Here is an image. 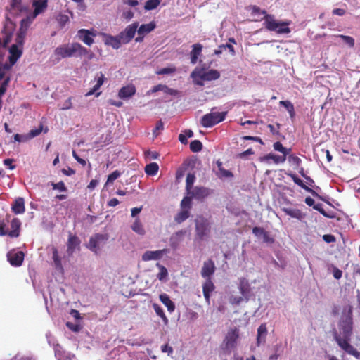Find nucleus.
Wrapping results in <instances>:
<instances>
[{"mask_svg": "<svg viewBox=\"0 0 360 360\" xmlns=\"http://www.w3.org/2000/svg\"><path fill=\"white\" fill-rule=\"evenodd\" d=\"M187 194L191 195L192 198L203 200L210 194V191L207 188L196 186L188 192Z\"/></svg>", "mask_w": 360, "mask_h": 360, "instance_id": "obj_11", "label": "nucleus"}, {"mask_svg": "<svg viewBox=\"0 0 360 360\" xmlns=\"http://www.w3.org/2000/svg\"><path fill=\"white\" fill-rule=\"evenodd\" d=\"M219 177H225V178H229L233 176V174L231 172L225 169L224 167L221 168L219 171Z\"/></svg>", "mask_w": 360, "mask_h": 360, "instance_id": "obj_59", "label": "nucleus"}, {"mask_svg": "<svg viewBox=\"0 0 360 360\" xmlns=\"http://www.w3.org/2000/svg\"><path fill=\"white\" fill-rule=\"evenodd\" d=\"M131 229L134 232L137 233L139 235H143L145 233V231L139 219H136L135 220V221L131 226Z\"/></svg>", "mask_w": 360, "mask_h": 360, "instance_id": "obj_45", "label": "nucleus"}, {"mask_svg": "<svg viewBox=\"0 0 360 360\" xmlns=\"http://www.w3.org/2000/svg\"><path fill=\"white\" fill-rule=\"evenodd\" d=\"M26 34H27V32L19 29V30L17 33L16 38H15V42H16L15 44H17L18 46L22 48Z\"/></svg>", "mask_w": 360, "mask_h": 360, "instance_id": "obj_42", "label": "nucleus"}, {"mask_svg": "<svg viewBox=\"0 0 360 360\" xmlns=\"http://www.w3.org/2000/svg\"><path fill=\"white\" fill-rule=\"evenodd\" d=\"M107 240H108L107 235L96 233L90 238L89 243L87 245V248L90 250H91L94 252H95L96 254H97L100 249V243L101 242H104Z\"/></svg>", "mask_w": 360, "mask_h": 360, "instance_id": "obj_9", "label": "nucleus"}, {"mask_svg": "<svg viewBox=\"0 0 360 360\" xmlns=\"http://www.w3.org/2000/svg\"><path fill=\"white\" fill-rule=\"evenodd\" d=\"M122 173L118 171L115 170L113 172H112L108 176V179L105 184H112L115 180H116L117 178H119L121 176Z\"/></svg>", "mask_w": 360, "mask_h": 360, "instance_id": "obj_52", "label": "nucleus"}, {"mask_svg": "<svg viewBox=\"0 0 360 360\" xmlns=\"http://www.w3.org/2000/svg\"><path fill=\"white\" fill-rule=\"evenodd\" d=\"M32 12L34 16L44 13L48 8V0H34L32 1Z\"/></svg>", "mask_w": 360, "mask_h": 360, "instance_id": "obj_17", "label": "nucleus"}, {"mask_svg": "<svg viewBox=\"0 0 360 360\" xmlns=\"http://www.w3.org/2000/svg\"><path fill=\"white\" fill-rule=\"evenodd\" d=\"M11 209L16 214L24 213L25 211L24 199L22 198H16L12 205Z\"/></svg>", "mask_w": 360, "mask_h": 360, "instance_id": "obj_26", "label": "nucleus"}, {"mask_svg": "<svg viewBox=\"0 0 360 360\" xmlns=\"http://www.w3.org/2000/svg\"><path fill=\"white\" fill-rule=\"evenodd\" d=\"M353 333V319L352 309L348 314L341 318L338 322V330L334 328L333 335L338 346L347 354L355 357L359 356V352L349 343Z\"/></svg>", "mask_w": 360, "mask_h": 360, "instance_id": "obj_1", "label": "nucleus"}, {"mask_svg": "<svg viewBox=\"0 0 360 360\" xmlns=\"http://www.w3.org/2000/svg\"><path fill=\"white\" fill-rule=\"evenodd\" d=\"M9 6L10 12H13L16 14L25 12L27 10V8L22 5V0H10Z\"/></svg>", "mask_w": 360, "mask_h": 360, "instance_id": "obj_21", "label": "nucleus"}, {"mask_svg": "<svg viewBox=\"0 0 360 360\" xmlns=\"http://www.w3.org/2000/svg\"><path fill=\"white\" fill-rule=\"evenodd\" d=\"M287 175L289 176L293 180L295 184L300 186L302 188L311 193L314 196L319 197V194L316 191H314L313 189L310 188L306 184H304L303 181L301 180L296 174L292 173H288L287 174Z\"/></svg>", "mask_w": 360, "mask_h": 360, "instance_id": "obj_22", "label": "nucleus"}, {"mask_svg": "<svg viewBox=\"0 0 360 360\" xmlns=\"http://www.w3.org/2000/svg\"><path fill=\"white\" fill-rule=\"evenodd\" d=\"M202 148V144L199 140L192 141L190 143V149L193 153H198Z\"/></svg>", "mask_w": 360, "mask_h": 360, "instance_id": "obj_49", "label": "nucleus"}, {"mask_svg": "<svg viewBox=\"0 0 360 360\" xmlns=\"http://www.w3.org/2000/svg\"><path fill=\"white\" fill-rule=\"evenodd\" d=\"M104 37V43L105 45L110 46L115 49H118L122 43V39L120 38V34L117 36L103 33Z\"/></svg>", "mask_w": 360, "mask_h": 360, "instance_id": "obj_15", "label": "nucleus"}, {"mask_svg": "<svg viewBox=\"0 0 360 360\" xmlns=\"http://www.w3.org/2000/svg\"><path fill=\"white\" fill-rule=\"evenodd\" d=\"M288 160L290 162H291L292 165H296L297 167L300 166L302 162L301 159L295 155H289Z\"/></svg>", "mask_w": 360, "mask_h": 360, "instance_id": "obj_56", "label": "nucleus"}, {"mask_svg": "<svg viewBox=\"0 0 360 360\" xmlns=\"http://www.w3.org/2000/svg\"><path fill=\"white\" fill-rule=\"evenodd\" d=\"M21 222L18 218H13L11 221V230H7V235L11 238H17L20 236Z\"/></svg>", "mask_w": 360, "mask_h": 360, "instance_id": "obj_19", "label": "nucleus"}, {"mask_svg": "<svg viewBox=\"0 0 360 360\" xmlns=\"http://www.w3.org/2000/svg\"><path fill=\"white\" fill-rule=\"evenodd\" d=\"M11 218L10 214H6V218L0 220V236L7 235V229H6V224L9 222Z\"/></svg>", "mask_w": 360, "mask_h": 360, "instance_id": "obj_44", "label": "nucleus"}, {"mask_svg": "<svg viewBox=\"0 0 360 360\" xmlns=\"http://www.w3.org/2000/svg\"><path fill=\"white\" fill-rule=\"evenodd\" d=\"M239 335L240 330L238 328L234 327L233 328H230L223 340L224 349L230 350L236 348L237 346V341L239 338Z\"/></svg>", "mask_w": 360, "mask_h": 360, "instance_id": "obj_6", "label": "nucleus"}, {"mask_svg": "<svg viewBox=\"0 0 360 360\" xmlns=\"http://www.w3.org/2000/svg\"><path fill=\"white\" fill-rule=\"evenodd\" d=\"M11 69V65L7 63L0 67V81L2 80L5 77V72Z\"/></svg>", "mask_w": 360, "mask_h": 360, "instance_id": "obj_61", "label": "nucleus"}, {"mask_svg": "<svg viewBox=\"0 0 360 360\" xmlns=\"http://www.w3.org/2000/svg\"><path fill=\"white\" fill-rule=\"evenodd\" d=\"M145 156L149 160H155L158 158L160 154L157 151L148 150L145 153Z\"/></svg>", "mask_w": 360, "mask_h": 360, "instance_id": "obj_57", "label": "nucleus"}, {"mask_svg": "<svg viewBox=\"0 0 360 360\" xmlns=\"http://www.w3.org/2000/svg\"><path fill=\"white\" fill-rule=\"evenodd\" d=\"M156 27V25L154 22H150L148 24L141 25L139 29L137 28V33L139 35H146L150 32H152Z\"/></svg>", "mask_w": 360, "mask_h": 360, "instance_id": "obj_30", "label": "nucleus"}, {"mask_svg": "<svg viewBox=\"0 0 360 360\" xmlns=\"http://www.w3.org/2000/svg\"><path fill=\"white\" fill-rule=\"evenodd\" d=\"M153 308L154 311H155V313L157 314V315L159 316L160 318H162L164 323H167L168 319L165 316V312H164L163 309L161 308V307L158 304L154 303V304H153Z\"/></svg>", "mask_w": 360, "mask_h": 360, "instance_id": "obj_40", "label": "nucleus"}, {"mask_svg": "<svg viewBox=\"0 0 360 360\" xmlns=\"http://www.w3.org/2000/svg\"><path fill=\"white\" fill-rule=\"evenodd\" d=\"M160 0H147L144 5V9L151 11L158 8L160 4Z\"/></svg>", "mask_w": 360, "mask_h": 360, "instance_id": "obj_41", "label": "nucleus"}, {"mask_svg": "<svg viewBox=\"0 0 360 360\" xmlns=\"http://www.w3.org/2000/svg\"><path fill=\"white\" fill-rule=\"evenodd\" d=\"M95 80L96 81V84L93 86L91 89H90L86 94L85 96L88 97L94 94H96V96H98L101 94V92H97V91L101 88V86L103 84L104 81L106 80L104 74L101 72L96 74L95 77Z\"/></svg>", "mask_w": 360, "mask_h": 360, "instance_id": "obj_14", "label": "nucleus"}, {"mask_svg": "<svg viewBox=\"0 0 360 360\" xmlns=\"http://www.w3.org/2000/svg\"><path fill=\"white\" fill-rule=\"evenodd\" d=\"M265 230L262 227L255 226L252 229V233L257 237L262 236Z\"/></svg>", "mask_w": 360, "mask_h": 360, "instance_id": "obj_62", "label": "nucleus"}, {"mask_svg": "<svg viewBox=\"0 0 360 360\" xmlns=\"http://www.w3.org/2000/svg\"><path fill=\"white\" fill-rule=\"evenodd\" d=\"M13 159L7 158L4 160V165L7 166L10 169H14L15 165L13 164Z\"/></svg>", "mask_w": 360, "mask_h": 360, "instance_id": "obj_64", "label": "nucleus"}, {"mask_svg": "<svg viewBox=\"0 0 360 360\" xmlns=\"http://www.w3.org/2000/svg\"><path fill=\"white\" fill-rule=\"evenodd\" d=\"M191 77L194 83L198 86H203V81H212L219 78L220 73L217 70H210L205 71L204 68H196L191 72Z\"/></svg>", "mask_w": 360, "mask_h": 360, "instance_id": "obj_4", "label": "nucleus"}, {"mask_svg": "<svg viewBox=\"0 0 360 360\" xmlns=\"http://www.w3.org/2000/svg\"><path fill=\"white\" fill-rule=\"evenodd\" d=\"M287 175L289 176L293 180L295 184L300 186L302 188L311 193L314 196L319 197V194L316 191H314L313 189L310 188L306 184H304L303 181L301 180L296 174L292 173H288L287 174Z\"/></svg>", "mask_w": 360, "mask_h": 360, "instance_id": "obj_23", "label": "nucleus"}, {"mask_svg": "<svg viewBox=\"0 0 360 360\" xmlns=\"http://www.w3.org/2000/svg\"><path fill=\"white\" fill-rule=\"evenodd\" d=\"M138 27L139 22H135L127 26L124 31L120 33V38L122 39L123 44L129 43L134 37Z\"/></svg>", "mask_w": 360, "mask_h": 360, "instance_id": "obj_8", "label": "nucleus"}, {"mask_svg": "<svg viewBox=\"0 0 360 360\" xmlns=\"http://www.w3.org/2000/svg\"><path fill=\"white\" fill-rule=\"evenodd\" d=\"M195 179V176L194 174H188L186 179V189L187 193L192 190L193 183Z\"/></svg>", "mask_w": 360, "mask_h": 360, "instance_id": "obj_46", "label": "nucleus"}, {"mask_svg": "<svg viewBox=\"0 0 360 360\" xmlns=\"http://www.w3.org/2000/svg\"><path fill=\"white\" fill-rule=\"evenodd\" d=\"M48 128L46 127L44 129L43 128V124H40L39 127L37 129H32L30 131L28 136L30 138H34L37 136H39L42 131H44V133H46L48 131Z\"/></svg>", "mask_w": 360, "mask_h": 360, "instance_id": "obj_48", "label": "nucleus"}, {"mask_svg": "<svg viewBox=\"0 0 360 360\" xmlns=\"http://www.w3.org/2000/svg\"><path fill=\"white\" fill-rule=\"evenodd\" d=\"M210 231V224L208 220L202 216H199L195 219V231L200 238L207 236Z\"/></svg>", "mask_w": 360, "mask_h": 360, "instance_id": "obj_7", "label": "nucleus"}, {"mask_svg": "<svg viewBox=\"0 0 360 360\" xmlns=\"http://www.w3.org/2000/svg\"><path fill=\"white\" fill-rule=\"evenodd\" d=\"M279 104L286 108L290 117L292 118L295 117V108L293 104L290 101H281Z\"/></svg>", "mask_w": 360, "mask_h": 360, "instance_id": "obj_38", "label": "nucleus"}, {"mask_svg": "<svg viewBox=\"0 0 360 360\" xmlns=\"http://www.w3.org/2000/svg\"><path fill=\"white\" fill-rule=\"evenodd\" d=\"M165 93L172 95V96H177L179 94V91L169 88L167 86L164 85L163 90Z\"/></svg>", "mask_w": 360, "mask_h": 360, "instance_id": "obj_60", "label": "nucleus"}, {"mask_svg": "<svg viewBox=\"0 0 360 360\" xmlns=\"http://www.w3.org/2000/svg\"><path fill=\"white\" fill-rule=\"evenodd\" d=\"M214 109L215 108H212L211 112L207 113L202 117L200 124L202 127L206 128L212 127L225 120L226 112H213Z\"/></svg>", "mask_w": 360, "mask_h": 360, "instance_id": "obj_5", "label": "nucleus"}, {"mask_svg": "<svg viewBox=\"0 0 360 360\" xmlns=\"http://www.w3.org/2000/svg\"><path fill=\"white\" fill-rule=\"evenodd\" d=\"M159 166L156 162H151L146 165L145 172L148 176H155L158 174Z\"/></svg>", "mask_w": 360, "mask_h": 360, "instance_id": "obj_37", "label": "nucleus"}, {"mask_svg": "<svg viewBox=\"0 0 360 360\" xmlns=\"http://www.w3.org/2000/svg\"><path fill=\"white\" fill-rule=\"evenodd\" d=\"M36 18L37 16H34L32 13L27 15L26 18L21 20L20 29L21 30L27 32L28 28L30 27V26Z\"/></svg>", "mask_w": 360, "mask_h": 360, "instance_id": "obj_31", "label": "nucleus"}, {"mask_svg": "<svg viewBox=\"0 0 360 360\" xmlns=\"http://www.w3.org/2000/svg\"><path fill=\"white\" fill-rule=\"evenodd\" d=\"M136 94V88L133 84H129L122 87L119 92L118 96L120 98L126 99L133 96Z\"/></svg>", "mask_w": 360, "mask_h": 360, "instance_id": "obj_20", "label": "nucleus"}, {"mask_svg": "<svg viewBox=\"0 0 360 360\" xmlns=\"http://www.w3.org/2000/svg\"><path fill=\"white\" fill-rule=\"evenodd\" d=\"M332 269H333V277L338 280L340 278H341L342 276V271L339 269L338 267H336L335 266H332Z\"/></svg>", "mask_w": 360, "mask_h": 360, "instance_id": "obj_58", "label": "nucleus"}, {"mask_svg": "<svg viewBox=\"0 0 360 360\" xmlns=\"http://www.w3.org/2000/svg\"><path fill=\"white\" fill-rule=\"evenodd\" d=\"M168 252L167 249H162L155 251L148 250L142 255L143 261L150 260H158L160 259L162 256Z\"/></svg>", "mask_w": 360, "mask_h": 360, "instance_id": "obj_16", "label": "nucleus"}, {"mask_svg": "<svg viewBox=\"0 0 360 360\" xmlns=\"http://www.w3.org/2000/svg\"><path fill=\"white\" fill-rule=\"evenodd\" d=\"M262 238H263V241L266 243L271 244L274 242V238L271 237L269 236V233L266 231H265V232L262 235Z\"/></svg>", "mask_w": 360, "mask_h": 360, "instance_id": "obj_63", "label": "nucleus"}, {"mask_svg": "<svg viewBox=\"0 0 360 360\" xmlns=\"http://www.w3.org/2000/svg\"><path fill=\"white\" fill-rule=\"evenodd\" d=\"M267 335V328L266 323L261 324L257 328V345H259L262 342H264Z\"/></svg>", "mask_w": 360, "mask_h": 360, "instance_id": "obj_33", "label": "nucleus"}, {"mask_svg": "<svg viewBox=\"0 0 360 360\" xmlns=\"http://www.w3.org/2000/svg\"><path fill=\"white\" fill-rule=\"evenodd\" d=\"M273 146L275 150L281 152L283 154V156H285V158L290 151V149L285 148L279 141L275 142Z\"/></svg>", "mask_w": 360, "mask_h": 360, "instance_id": "obj_43", "label": "nucleus"}, {"mask_svg": "<svg viewBox=\"0 0 360 360\" xmlns=\"http://www.w3.org/2000/svg\"><path fill=\"white\" fill-rule=\"evenodd\" d=\"M283 211L287 214L290 216L292 218L297 219L298 220L303 219L306 214L303 213L299 209H294V208H283Z\"/></svg>", "mask_w": 360, "mask_h": 360, "instance_id": "obj_27", "label": "nucleus"}, {"mask_svg": "<svg viewBox=\"0 0 360 360\" xmlns=\"http://www.w3.org/2000/svg\"><path fill=\"white\" fill-rule=\"evenodd\" d=\"M2 33L4 34V37L3 38V41L1 42V47H6L12 39L13 28L8 30V28L4 27Z\"/></svg>", "mask_w": 360, "mask_h": 360, "instance_id": "obj_36", "label": "nucleus"}, {"mask_svg": "<svg viewBox=\"0 0 360 360\" xmlns=\"http://www.w3.org/2000/svg\"><path fill=\"white\" fill-rule=\"evenodd\" d=\"M261 161L268 162L269 160H272L276 164L280 162H284L286 158L283 155H278L273 153H269L260 158Z\"/></svg>", "mask_w": 360, "mask_h": 360, "instance_id": "obj_34", "label": "nucleus"}, {"mask_svg": "<svg viewBox=\"0 0 360 360\" xmlns=\"http://www.w3.org/2000/svg\"><path fill=\"white\" fill-rule=\"evenodd\" d=\"M192 51H191V63L195 64L198 56L202 52V46L200 44H195L193 45Z\"/></svg>", "mask_w": 360, "mask_h": 360, "instance_id": "obj_29", "label": "nucleus"}, {"mask_svg": "<svg viewBox=\"0 0 360 360\" xmlns=\"http://www.w3.org/2000/svg\"><path fill=\"white\" fill-rule=\"evenodd\" d=\"M160 268V272L157 274V278L160 281H163L168 275L167 269L162 265L158 264Z\"/></svg>", "mask_w": 360, "mask_h": 360, "instance_id": "obj_53", "label": "nucleus"}, {"mask_svg": "<svg viewBox=\"0 0 360 360\" xmlns=\"http://www.w3.org/2000/svg\"><path fill=\"white\" fill-rule=\"evenodd\" d=\"M239 290L243 297H245L246 300H248L249 295L250 293V286L248 282L242 280L239 284Z\"/></svg>", "mask_w": 360, "mask_h": 360, "instance_id": "obj_35", "label": "nucleus"}, {"mask_svg": "<svg viewBox=\"0 0 360 360\" xmlns=\"http://www.w3.org/2000/svg\"><path fill=\"white\" fill-rule=\"evenodd\" d=\"M176 71V68L174 66L163 68L156 72L157 75H167L172 74Z\"/></svg>", "mask_w": 360, "mask_h": 360, "instance_id": "obj_51", "label": "nucleus"}, {"mask_svg": "<svg viewBox=\"0 0 360 360\" xmlns=\"http://www.w3.org/2000/svg\"><path fill=\"white\" fill-rule=\"evenodd\" d=\"M52 255L55 268L60 271H63L61 258L59 256L58 249L56 247L52 248Z\"/></svg>", "mask_w": 360, "mask_h": 360, "instance_id": "obj_32", "label": "nucleus"}, {"mask_svg": "<svg viewBox=\"0 0 360 360\" xmlns=\"http://www.w3.org/2000/svg\"><path fill=\"white\" fill-rule=\"evenodd\" d=\"M96 35V33L86 29L79 30L77 34L78 39L87 46H91L94 44V37Z\"/></svg>", "mask_w": 360, "mask_h": 360, "instance_id": "obj_10", "label": "nucleus"}, {"mask_svg": "<svg viewBox=\"0 0 360 360\" xmlns=\"http://www.w3.org/2000/svg\"><path fill=\"white\" fill-rule=\"evenodd\" d=\"M262 13L266 14L264 18V24L266 30L275 32L279 34H288L290 32V30L288 27V22L278 21L275 19L274 15L266 14V12L265 11H263Z\"/></svg>", "mask_w": 360, "mask_h": 360, "instance_id": "obj_3", "label": "nucleus"}, {"mask_svg": "<svg viewBox=\"0 0 360 360\" xmlns=\"http://www.w3.org/2000/svg\"><path fill=\"white\" fill-rule=\"evenodd\" d=\"M89 53V51L86 48L77 42L72 43L70 45H60L54 50V55L57 62H59L62 58L72 56L82 57Z\"/></svg>", "mask_w": 360, "mask_h": 360, "instance_id": "obj_2", "label": "nucleus"}, {"mask_svg": "<svg viewBox=\"0 0 360 360\" xmlns=\"http://www.w3.org/2000/svg\"><path fill=\"white\" fill-rule=\"evenodd\" d=\"M313 208L317 211H319L321 214H323V216L326 217H328V218H332L333 216H330L329 214H328L326 211L323 210V204L322 203H317V204H315L313 207Z\"/></svg>", "mask_w": 360, "mask_h": 360, "instance_id": "obj_55", "label": "nucleus"}, {"mask_svg": "<svg viewBox=\"0 0 360 360\" xmlns=\"http://www.w3.org/2000/svg\"><path fill=\"white\" fill-rule=\"evenodd\" d=\"M79 244L80 240L77 236L70 235L67 244V252L69 256H71L73 254L76 248L79 247Z\"/></svg>", "mask_w": 360, "mask_h": 360, "instance_id": "obj_24", "label": "nucleus"}, {"mask_svg": "<svg viewBox=\"0 0 360 360\" xmlns=\"http://www.w3.org/2000/svg\"><path fill=\"white\" fill-rule=\"evenodd\" d=\"M160 300L167 308V310L172 313L175 309L174 303L170 300L168 295L166 293L160 294L159 296Z\"/></svg>", "mask_w": 360, "mask_h": 360, "instance_id": "obj_28", "label": "nucleus"}, {"mask_svg": "<svg viewBox=\"0 0 360 360\" xmlns=\"http://www.w3.org/2000/svg\"><path fill=\"white\" fill-rule=\"evenodd\" d=\"M9 64L11 68L15 64L17 60L21 57L22 54V48L18 46L17 44H13L9 49Z\"/></svg>", "mask_w": 360, "mask_h": 360, "instance_id": "obj_12", "label": "nucleus"}, {"mask_svg": "<svg viewBox=\"0 0 360 360\" xmlns=\"http://www.w3.org/2000/svg\"><path fill=\"white\" fill-rule=\"evenodd\" d=\"M215 271V266L214 262L209 259L208 260L204 262L203 266L201 270V275L203 278L207 279L210 278L212 275L214 274Z\"/></svg>", "mask_w": 360, "mask_h": 360, "instance_id": "obj_18", "label": "nucleus"}, {"mask_svg": "<svg viewBox=\"0 0 360 360\" xmlns=\"http://www.w3.org/2000/svg\"><path fill=\"white\" fill-rule=\"evenodd\" d=\"M24 253L22 251L9 252L7 254V258L11 264L13 266H20L22 265L24 260Z\"/></svg>", "mask_w": 360, "mask_h": 360, "instance_id": "obj_13", "label": "nucleus"}, {"mask_svg": "<svg viewBox=\"0 0 360 360\" xmlns=\"http://www.w3.org/2000/svg\"><path fill=\"white\" fill-rule=\"evenodd\" d=\"M189 210H182L181 212L176 214L174 217V220L176 223L181 224L189 217Z\"/></svg>", "mask_w": 360, "mask_h": 360, "instance_id": "obj_39", "label": "nucleus"}, {"mask_svg": "<svg viewBox=\"0 0 360 360\" xmlns=\"http://www.w3.org/2000/svg\"><path fill=\"white\" fill-rule=\"evenodd\" d=\"M51 186L54 190H58L63 192L67 191V187L65 186L64 182L62 181L58 183H51Z\"/></svg>", "mask_w": 360, "mask_h": 360, "instance_id": "obj_54", "label": "nucleus"}, {"mask_svg": "<svg viewBox=\"0 0 360 360\" xmlns=\"http://www.w3.org/2000/svg\"><path fill=\"white\" fill-rule=\"evenodd\" d=\"M191 196H186L183 198L181 202V207L182 210H189L191 207Z\"/></svg>", "mask_w": 360, "mask_h": 360, "instance_id": "obj_50", "label": "nucleus"}, {"mask_svg": "<svg viewBox=\"0 0 360 360\" xmlns=\"http://www.w3.org/2000/svg\"><path fill=\"white\" fill-rule=\"evenodd\" d=\"M337 37L340 38L345 44L349 46V47L353 48L354 46L355 41L353 37L343 34H338L337 35Z\"/></svg>", "mask_w": 360, "mask_h": 360, "instance_id": "obj_47", "label": "nucleus"}, {"mask_svg": "<svg viewBox=\"0 0 360 360\" xmlns=\"http://www.w3.org/2000/svg\"><path fill=\"white\" fill-rule=\"evenodd\" d=\"M214 285L211 278L206 279L202 285V292L205 299L207 303H210V293L214 290Z\"/></svg>", "mask_w": 360, "mask_h": 360, "instance_id": "obj_25", "label": "nucleus"}]
</instances>
